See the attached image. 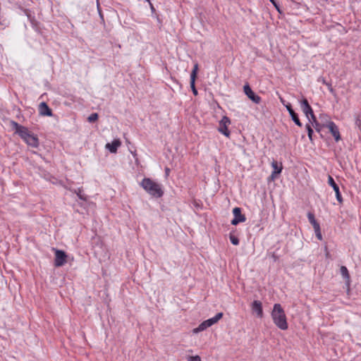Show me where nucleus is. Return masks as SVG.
I'll use <instances>...</instances> for the list:
<instances>
[{"label": "nucleus", "mask_w": 361, "mask_h": 361, "mask_svg": "<svg viewBox=\"0 0 361 361\" xmlns=\"http://www.w3.org/2000/svg\"><path fill=\"white\" fill-rule=\"evenodd\" d=\"M273 257H274V260L276 261V257L274 255H273Z\"/></svg>", "instance_id": "nucleus-41"}, {"label": "nucleus", "mask_w": 361, "mask_h": 361, "mask_svg": "<svg viewBox=\"0 0 361 361\" xmlns=\"http://www.w3.org/2000/svg\"><path fill=\"white\" fill-rule=\"evenodd\" d=\"M309 123H312V126H314V128H315V130L317 131V132H320L321 130V128H320V123H319V121H317V117L316 116L314 115V114H312V115H310L309 116Z\"/></svg>", "instance_id": "nucleus-16"}, {"label": "nucleus", "mask_w": 361, "mask_h": 361, "mask_svg": "<svg viewBox=\"0 0 361 361\" xmlns=\"http://www.w3.org/2000/svg\"><path fill=\"white\" fill-rule=\"evenodd\" d=\"M326 127L329 129L331 134L333 135L335 141L338 142L341 140V136L339 132L338 127L333 121H329L326 123Z\"/></svg>", "instance_id": "nucleus-8"}, {"label": "nucleus", "mask_w": 361, "mask_h": 361, "mask_svg": "<svg viewBox=\"0 0 361 361\" xmlns=\"http://www.w3.org/2000/svg\"><path fill=\"white\" fill-rule=\"evenodd\" d=\"M328 183L330 186L332 187V188L335 191L336 197V200H338V202L340 204H342L343 202V199L341 193L340 192L339 187L337 185V183L335 182L334 179L333 178V177L331 176H328Z\"/></svg>", "instance_id": "nucleus-10"}, {"label": "nucleus", "mask_w": 361, "mask_h": 361, "mask_svg": "<svg viewBox=\"0 0 361 361\" xmlns=\"http://www.w3.org/2000/svg\"><path fill=\"white\" fill-rule=\"evenodd\" d=\"M278 175V173H274V172L272 171L271 176L269 178V180H274Z\"/></svg>", "instance_id": "nucleus-33"}, {"label": "nucleus", "mask_w": 361, "mask_h": 361, "mask_svg": "<svg viewBox=\"0 0 361 361\" xmlns=\"http://www.w3.org/2000/svg\"><path fill=\"white\" fill-rule=\"evenodd\" d=\"M251 310L253 313H256L257 317L262 318L264 313L262 309V303L259 300H254L251 305Z\"/></svg>", "instance_id": "nucleus-12"}, {"label": "nucleus", "mask_w": 361, "mask_h": 361, "mask_svg": "<svg viewBox=\"0 0 361 361\" xmlns=\"http://www.w3.org/2000/svg\"><path fill=\"white\" fill-rule=\"evenodd\" d=\"M328 89H329V92H330L331 94H336L335 90L332 87V85H329Z\"/></svg>", "instance_id": "nucleus-35"}, {"label": "nucleus", "mask_w": 361, "mask_h": 361, "mask_svg": "<svg viewBox=\"0 0 361 361\" xmlns=\"http://www.w3.org/2000/svg\"><path fill=\"white\" fill-rule=\"evenodd\" d=\"M25 15L27 17L29 21H30L32 18H35V16L32 13L31 11L29 9H24L23 11Z\"/></svg>", "instance_id": "nucleus-27"}, {"label": "nucleus", "mask_w": 361, "mask_h": 361, "mask_svg": "<svg viewBox=\"0 0 361 361\" xmlns=\"http://www.w3.org/2000/svg\"><path fill=\"white\" fill-rule=\"evenodd\" d=\"M341 274L344 279L348 280V281L350 280V274H349L348 270L346 267L341 266Z\"/></svg>", "instance_id": "nucleus-22"}, {"label": "nucleus", "mask_w": 361, "mask_h": 361, "mask_svg": "<svg viewBox=\"0 0 361 361\" xmlns=\"http://www.w3.org/2000/svg\"><path fill=\"white\" fill-rule=\"evenodd\" d=\"M234 218L231 220V224L233 226L238 225L239 223H243L246 221L245 214H242L241 208L235 207L233 209Z\"/></svg>", "instance_id": "nucleus-6"}, {"label": "nucleus", "mask_w": 361, "mask_h": 361, "mask_svg": "<svg viewBox=\"0 0 361 361\" xmlns=\"http://www.w3.org/2000/svg\"><path fill=\"white\" fill-rule=\"evenodd\" d=\"M269 1H271V3H272L275 6H276V8H277V10H278L279 11H279V6H277V4H276V3L275 0H269Z\"/></svg>", "instance_id": "nucleus-37"}, {"label": "nucleus", "mask_w": 361, "mask_h": 361, "mask_svg": "<svg viewBox=\"0 0 361 361\" xmlns=\"http://www.w3.org/2000/svg\"><path fill=\"white\" fill-rule=\"evenodd\" d=\"M223 312H219L214 317H212L214 324L217 323L223 317Z\"/></svg>", "instance_id": "nucleus-28"}, {"label": "nucleus", "mask_w": 361, "mask_h": 361, "mask_svg": "<svg viewBox=\"0 0 361 361\" xmlns=\"http://www.w3.org/2000/svg\"><path fill=\"white\" fill-rule=\"evenodd\" d=\"M281 102L283 104V105L286 106L287 111H288L289 114L293 113V111H295L292 107V105L290 103H287L286 104L284 103V100L281 98Z\"/></svg>", "instance_id": "nucleus-26"}, {"label": "nucleus", "mask_w": 361, "mask_h": 361, "mask_svg": "<svg viewBox=\"0 0 361 361\" xmlns=\"http://www.w3.org/2000/svg\"><path fill=\"white\" fill-rule=\"evenodd\" d=\"M316 237L318 240H322V233H317L316 234Z\"/></svg>", "instance_id": "nucleus-38"}, {"label": "nucleus", "mask_w": 361, "mask_h": 361, "mask_svg": "<svg viewBox=\"0 0 361 361\" xmlns=\"http://www.w3.org/2000/svg\"><path fill=\"white\" fill-rule=\"evenodd\" d=\"M149 6H150V8H151L152 13H155L156 10H155L153 4L151 2H149Z\"/></svg>", "instance_id": "nucleus-36"}, {"label": "nucleus", "mask_w": 361, "mask_h": 361, "mask_svg": "<svg viewBox=\"0 0 361 361\" xmlns=\"http://www.w3.org/2000/svg\"><path fill=\"white\" fill-rule=\"evenodd\" d=\"M169 173H170V169L166 167L165 169V173H166V175L168 176L169 174Z\"/></svg>", "instance_id": "nucleus-40"}, {"label": "nucleus", "mask_w": 361, "mask_h": 361, "mask_svg": "<svg viewBox=\"0 0 361 361\" xmlns=\"http://www.w3.org/2000/svg\"><path fill=\"white\" fill-rule=\"evenodd\" d=\"M229 239L231 243L234 245H238L239 244V239L237 236L234 235L232 233L229 235Z\"/></svg>", "instance_id": "nucleus-24"}, {"label": "nucleus", "mask_w": 361, "mask_h": 361, "mask_svg": "<svg viewBox=\"0 0 361 361\" xmlns=\"http://www.w3.org/2000/svg\"><path fill=\"white\" fill-rule=\"evenodd\" d=\"M305 128H306V130L307 132V135H308V137L310 139V140L311 141V142H313V133H314V131H313V129L311 126V124L310 123H307L305 125Z\"/></svg>", "instance_id": "nucleus-20"}, {"label": "nucleus", "mask_w": 361, "mask_h": 361, "mask_svg": "<svg viewBox=\"0 0 361 361\" xmlns=\"http://www.w3.org/2000/svg\"><path fill=\"white\" fill-rule=\"evenodd\" d=\"M300 107L307 118H309L310 115L314 114L312 108L310 105L308 100L304 97L300 100Z\"/></svg>", "instance_id": "nucleus-11"}, {"label": "nucleus", "mask_w": 361, "mask_h": 361, "mask_svg": "<svg viewBox=\"0 0 361 361\" xmlns=\"http://www.w3.org/2000/svg\"><path fill=\"white\" fill-rule=\"evenodd\" d=\"M271 315L274 324L279 329L281 330L288 329V324L287 322L286 315L280 304H274Z\"/></svg>", "instance_id": "nucleus-2"}, {"label": "nucleus", "mask_w": 361, "mask_h": 361, "mask_svg": "<svg viewBox=\"0 0 361 361\" xmlns=\"http://www.w3.org/2000/svg\"><path fill=\"white\" fill-rule=\"evenodd\" d=\"M197 71H198V64L195 63L194 65L193 69L190 73V85L191 90L195 96H197L198 94L197 90L195 87V80L197 76Z\"/></svg>", "instance_id": "nucleus-9"}, {"label": "nucleus", "mask_w": 361, "mask_h": 361, "mask_svg": "<svg viewBox=\"0 0 361 361\" xmlns=\"http://www.w3.org/2000/svg\"><path fill=\"white\" fill-rule=\"evenodd\" d=\"M140 185L152 197L160 198L164 195L161 185L149 178H144L140 183Z\"/></svg>", "instance_id": "nucleus-3"}, {"label": "nucleus", "mask_w": 361, "mask_h": 361, "mask_svg": "<svg viewBox=\"0 0 361 361\" xmlns=\"http://www.w3.org/2000/svg\"><path fill=\"white\" fill-rule=\"evenodd\" d=\"M314 230V232H315V234L317 233H321V228H320V225L319 226H317L314 228H313Z\"/></svg>", "instance_id": "nucleus-34"}, {"label": "nucleus", "mask_w": 361, "mask_h": 361, "mask_svg": "<svg viewBox=\"0 0 361 361\" xmlns=\"http://www.w3.org/2000/svg\"><path fill=\"white\" fill-rule=\"evenodd\" d=\"M78 197H79V199L82 200H85L86 201L87 200V196L85 194H84L82 192V190L81 188H78V191H75Z\"/></svg>", "instance_id": "nucleus-25"}, {"label": "nucleus", "mask_w": 361, "mask_h": 361, "mask_svg": "<svg viewBox=\"0 0 361 361\" xmlns=\"http://www.w3.org/2000/svg\"><path fill=\"white\" fill-rule=\"evenodd\" d=\"M188 361H202L201 357L199 355L189 356L188 358Z\"/></svg>", "instance_id": "nucleus-31"}, {"label": "nucleus", "mask_w": 361, "mask_h": 361, "mask_svg": "<svg viewBox=\"0 0 361 361\" xmlns=\"http://www.w3.org/2000/svg\"><path fill=\"white\" fill-rule=\"evenodd\" d=\"M223 312H219L214 317H212L214 324L217 323L223 317Z\"/></svg>", "instance_id": "nucleus-29"}, {"label": "nucleus", "mask_w": 361, "mask_h": 361, "mask_svg": "<svg viewBox=\"0 0 361 361\" xmlns=\"http://www.w3.org/2000/svg\"><path fill=\"white\" fill-rule=\"evenodd\" d=\"M10 125L15 130V133L18 134L27 145L34 148H37L39 146L37 135L30 131L27 127L21 126L14 121H11Z\"/></svg>", "instance_id": "nucleus-1"}, {"label": "nucleus", "mask_w": 361, "mask_h": 361, "mask_svg": "<svg viewBox=\"0 0 361 361\" xmlns=\"http://www.w3.org/2000/svg\"><path fill=\"white\" fill-rule=\"evenodd\" d=\"M145 1L148 2L149 4L151 2L150 0H145Z\"/></svg>", "instance_id": "nucleus-42"}, {"label": "nucleus", "mask_w": 361, "mask_h": 361, "mask_svg": "<svg viewBox=\"0 0 361 361\" xmlns=\"http://www.w3.org/2000/svg\"><path fill=\"white\" fill-rule=\"evenodd\" d=\"M318 81H321L324 85L327 86V87H329V85H331V82H327L324 78H319Z\"/></svg>", "instance_id": "nucleus-32"}, {"label": "nucleus", "mask_w": 361, "mask_h": 361, "mask_svg": "<svg viewBox=\"0 0 361 361\" xmlns=\"http://www.w3.org/2000/svg\"><path fill=\"white\" fill-rule=\"evenodd\" d=\"M55 251L54 266L60 267L63 266L67 261L68 255L63 250L53 249Z\"/></svg>", "instance_id": "nucleus-5"}, {"label": "nucleus", "mask_w": 361, "mask_h": 361, "mask_svg": "<svg viewBox=\"0 0 361 361\" xmlns=\"http://www.w3.org/2000/svg\"><path fill=\"white\" fill-rule=\"evenodd\" d=\"M39 114L44 116H51L53 115L52 110L48 106V104L43 102H41L39 105Z\"/></svg>", "instance_id": "nucleus-13"}, {"label": "nucleus", "mask_w": 361, "mask_h": 361, "mask_svg": "<svg viewBox=\"0 0 361 361\" xmlns=\"http://www.w3.org/2000/svg\"><path fill=\"white\" fill-rule=\"evenodd\" d=\"M271 166L274 169L273 171L274 172V173L280 174L281 173L283 167H282L281 164L279 166L278 164L277 161H273L271 163Z\"/></svg>", "instance_id": "nucleus-21"}, {"label": "nucleus", "mask_w": 361, "mask_h": 361, "mask_svg": "<svg viewBox=\"0 0 361 361\" xmlns=\"http://www.w3.org/2000/svg\"><path fill=\"white\" fill-rule=\"evenodd\" d=\"M99 15L102 18V13L100 11H99Z\"/></svg>", "instance_id": "nucleus-43"}, {"label": "nucleus", "mask_w": 361, "mask_h": 361, "mask_svg": "<svg viewBox=\"0 0 361 361\" xmlns=\"http://www.w3.org/2000/svg\"><path fill=\"white\" fill-rule=\"evenodd\" d=\"M30 23L32 25V28L37 32L38 33H41V28L39 27V23L35 19V17L32 18Z\"/></svg>", "instance_id": "nucleus-18"}, {"label": "nucleus", "mask_w": 361, "mask_h": 361, "mask_svg": "<svg viewBox=\"0 0 361 361\" xmlns=\"http://www.w3.org/2000/svg\"><path fill=\"white\" fill-rule=\"evenodd\" d=\"M355 125L361 131V119L359 116L355 118Z\"/></svg>", "instance_id": "nucleus-30"}, {"label": "nucleus", "mask_w": 361, "mask_h": 361, "mask_svg": "<svg viewBox=\"0 0 361 361\" xmlns=\"http://www.w3.org/2000/svg\"><path fill=\"white\" fill-rule=\"evenodd\" d=\"M243 90L247 97L255 104H259L262 98L256 94L251 89L249 84H245L243 87Z\"/></svg>", "instance_id": "nucleus-7"}, {"label": "nucleus", "mask_w": 361, "mask_h": 361, "mask_svg": "<svg viewBox=\"0 0 361 361\" xmlns=\"http://www.w3.org/2000/svg\"><path fill=\"white\" fill-rule=\"evenodd\" d=\"M121 145V142L119 139H115L111 142L106 144V149H107L111 153H116L118 148Z\"/></svg>", "instance_id": "nucleus-14"}, {"label": "nucleus", "mask_w": 361, "mask_h": 361, "mask_svg": "<svg viewBox=\"0 0 361 361\" xmlns=\"http://www.w3.org/2000/svg\"><path fill=\"white\" fill-rule=\"evenodd\" d=\"M290 116L293 121L295 123V125H297L299 127H302V124L300 122L299 116L297 113H295V111H293V113H291L290 114Z\"/></svg>", "instance_id": "nucleus-19"}, {"label": "nucleus", "mask_w": 361, "mask_h": 361, "mask_svg": "<svg viewBox=\"0 0 361 361\" xmlns=\"http://www.w3.org/2000/svg\"><path fill=\"white\" fill-rule=\"evenodd\" d=\"M231 119L226 116H223L219 123V132L224 135L228 138H229L231 135V132L228 128V126L231 124Z\"/></svg>", "instance_id": "nucleus-4"}, {"label": "nucleus", "mask_w": 361, "mask_h": 361, "mask_svg": "<svg viewBox=\"0 0 361 361\" xmlns=\"http://www.w3.org/2000/svg\"><path fill=\"white\" fill-rule=\"evenodd\" d=\"M307 218H308L309 222L312 225L313 228H314L317 226H319V224L315 219L314 214L312 212H309L307 213Z\"/></svg>", "instance_id": "nucleus-17"}, {"label": "nucleus", "mask_w": 361, "mask_h": 361, "mask_svg": "<svg viewBox=\"0 0 361 361\" xmlns=\"http://www.w3.org/2000/svg\"><path fill=\"white\" fill-rule=\"evenodd\" d=\"M326 254H325V256L326 258H331V255L330 253L327 251V248L326 247Z\"/></svg>", "instance_id": "nucleus-39"}, {"label": "nucleus", "mask_w": 361, "mask_h": 361, "mask_svg": "<svg viewBox=\"0 0 361 361\" xmlns=\"http://www.w3.org/2000/svg\"><path fill=\"white\" fill-rule=\"evenodd\" d=\"M214 324V321L212 320V318L210 319H208L205 321H204L203 322H202L199 326L198 327L195 328L193 329V332L197 334V333H199L200 331H202L204 330H205L206 329H207L208 327H210L212 326V325Z\"/></svg>", "instance_id": "nucleus-15"}, {"label": "nucleus", "mask_w": 361, "mask_h": 361, "mask_svg": "<svg viewBox=\"0 0 361 361\" xmlns=\"http://www.w3.org/2000/svg\"><path fill=\"white\" fill-rule=\"evenodd\" d=\"M99 118V115L97 113H92L87 117V121L90 123H94L97 121Z\"/></svg>", "instance_id": "nucleus-23"}]
</instances>
